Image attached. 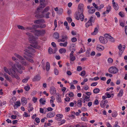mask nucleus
Wrapping results in <instances>:
<instances>
[{"instance_id":"nucleus-52","label":"nucleus","mask_w":127,"mask_h":127,"mask_svg":"<svg viewBox=\"0 0 127 127\" xmlns=\"http://www.w3.org/2000/svg\"><path fill=\"white\" fill-rule=\"evenodd\" d=\"M108 62L109 63H111L113 62V60L111 58H109L107 60Z\"/></svg>"},{"instance_id":"nucleus-46","label":"nucleus","mask_w":127,"mask_h":127,"mask_svg":"<svg viewBox=\"0 0 127 127\" xmlns=\"http://www.w3.org/2000/svg\"><path fill=\"white\" fill-rule=\"evenodd\" d=\"M50 14V12H48L47 13L45 14V16L44 17H45L46 18H50L49 16V15Z\"/></svg>"},{"instance_id":"nucleus-50","label":"nucleus","mask_w":127,"mask_h":127,"mask_svg":"<svg viewBox=\"0 0 127 127\" xmlns=\"http://www.w3.org/2000/svg\"><path fill=\"white\" fill-rule=\"evenodd\" d=\"M70 57V60L72 61H74L76 59L75 57L74 56H71Z\"/></svg>"},{"instance_id":"nucleus-3","label":"nucleus","mask_w":127,"mask_h":127,"mask_svg":"<svg viewBox=\"0 0 127 127\" xmlns=\"http://www.w3.org/2000/svg\"><path fill=\"white\" fill-rule=\"evenodd\" d=\"M28 49H25V52L24 53V54L28 56L29 57H27L26 56H24V58L29 62L33 63L34 62L33 60L31 58L32 56V52L34 53L35 52V51L34 49L32 47H31L29 46L28 47Z\"/></svg>"},{"instance_id":"nucleus-10","label":"nucleus","mask_w":127,"mask_h":127,"mask_svg":"<svg viewBox=\"0 0 127 127\" xmlns=\"http://www.w3.org/2000/svg\"><path fill=\"white\" fill-rule=\"evenodd\" d=\"M104 36L105 37L107 38V39H110V41L114 42L115 41V40L110 35L108 34H105L104 35Z\"/></svg>"},{"instance_id":"nucleus-38","label":"nucleus","mask_w":127,"mask_h":127,"mask_svg":"<svg viewBox=\"0 0 127 127\" xmlns=\"http://www.w3.org/2000/svg\"><path fill=\"white\" fill-rule=\"evenodd\" d=\"M30 77L29 76L27 77L26 78L23 79L22 80V82L24 83H26L28 81L29 79H30Z\"/></svg>"},{"instance_id":"nucleus-39","label":"nucleus","mask_w":127,"mask_h":127,"mask_svg":"<svg viewBox=\"0 0 127 127\" xmlns=\"http://www.w3.org/2000/svg\"><path fill=\"white\" fill-rule=\"evenodd\" d=\"M57 102H61V100L60 97L59 96V94L58 95V96L56 98Z\"/></svg>"},{"instance_id":"nucleus-40","label":"nucleus","mask_w":127,"mask_h":127,"mask_svg":"<svg viewBox=\"0 0 127 127\" xmlns=\"http://www.w3.org/2000/svg\"><path fill=\"white\" fill-rule=\"evenodd\" d=\"M49 9V6L46 7L43 11L42 13H43L47 12Z\"/></svg>"},{"instance_id":"nucleus-43","label":"nucleus","mask_w":127,"mask_h":127,"mask_svg":"<svg viewBox=\"0 0 127 127\" xmlns=\"http://www.w3.org/2000/svg\"><path fill=\"white\" fill-rule=\"evenodd\" d=\"M17 27L19 29L23 30H26V29L25 28H24V27L22 26H20V25H17Z\"/></svg>"},{"instance_id":"nucleus-9","label":"nucleus","mask_w":127,"mask_h":127,"mask_svg":"<svg viewBox=\"0 0 127 127\" xmlns=\"http://www.w3.org/2000/svg\"><path fill=\"white\" fill-rule=\"evenodd\" d=\"M107 102L108 101L107 100H103L101 101L100 103L101 107L104 108Z\"/></svg>"},{"instance_id":"nucleus-58","label":"nucleus","mask_w":127,"mask_h":127,"mask_svg":"<svg viewBox=\"0 0 127 127\" xmlns=\"http://www.w3.org/2000/svg\"><path fill=\"white\" fill-rule=\"evenodd\" d=\"M43 6V7H42V6H40L39 7L37 8V10L38 12H40V10L42 8H43L45 6Z\"/></svg>"},{"instance_id":"nucleus-24","label":"nucleus","mask_w":127,"mask_h":127,"mask_svg":"<svg viewBox=\"0 0 127 127\" xmlns=\"http://www.w3.org/2000/svg\"><path fill=\"white\" fill-rule=\"evenodd\" d=\"M39 102L42 104L44 105L45 104L46 100L44 98H41L40 99Z\"/></svg>"},{"instance_id":"nucleus-53","label":"nucleus","mask_w":127,"mask_h":127,"mask_svg":"<svg viewBox=\"0 0 127 127\" xmlns=\"http://www.w3.org/2000/svg\"><path fill=\"white\" fill-rule=\"evenodd\" d=\"M119 15L121 17H123L124 16V13L122 12H120L119 13Z\"/></svg>"},{"instance_id":"nucleus-8","label":"nucleus","mask_w":127,"mask_h":127,"mask_svg":"<svg viewBox=\"0 0 127 127\" xmlns=\"http://www.w3.org/2000/svg\"><path fill=\"white\" fill-rule=\"evenodd\" d=\"M99 40L100 42L103 44H106L107 42V39L102 36H100L99 37Z\"/></svg>"},{"instance_id":"nucleus-18","label":"nucleus","mask_w":127,"mask_h":127,"mask_svg":"<svg viewBox=\"0 0 127 127\" xmlns=\"http://www.w3.org/2000/svg\"><path fill=\"white\" fill-rule=\"evenodd\" d=\"M95 9L93 7H91L88 11V12L89 14H92L95 11Z\"/></svg>"},{"instance_id":"nucleus-64","label":"nucleus","mask_w":127,"mask_h":127,"mask_svg":"<svg viewBox=\"0 0 127 127\" xmlns=\"http://www.w3.org/2000/svg\"><path fill=\"white\" fill-rule=\"evenodd\" d=\"M68 95L69 97H71L74 96V95L72 92H70L69 93Z\"/></svg>"},{"instance_id":"nucleus-60","label":"nucleus","mask_w":127,"mask_h":127,"mask_svg":"<svg viewBox=\"0 0 127 127\" xmlns=\"http://www.w3.org/2000/svg\"><path fill=\"white\" fill-rule=\"evenodd\" d=\"M71 41L72 42H75L77 40V39L76 38L74 37L71 38Z\"/></svg>"},{"instance_id":"nucleus-32","label":"nucleus","mask_w":127,"mask_h":127,"mask_svg":"<svg viewBox=\"0 0 127 127\" xmlns=\"http://www.w3.org/2000/svg\"><path fill=\"white\" fill-rule=\"evenodd\" d=\"M59 51L60 53H64L66 52V50L65 49L61 48L59 50Z\"/></svg>"},{"instance_id":"nucleus-16","label":"nucleus","mask_w":127,"mask_h":127,"mask_svg":"<svg viewBox=\"0 0 127 127\" xmlns=\"http://www.w3.org/2000/svg\"><path fill=\"white\" fill-rule=\"evenodd\" d=\"M96 49L98 51H101L104 49V48L103 46L100 45L98 44L97 46Z\"/></svg>"},{"instance_id":"nucleus-23","label":"nucleus","mask_w":127,"mask_h":127,"mask_svg":"<svg viewBox=\"0 0 127 127\" xmlns=\"http://www.w3.org/2000/svg\"><path fill=\"white\" fill-rule=\"evenodd\" d=\"M56 116L57 117L56 118V119L58 121H60L63 116V115L62 114H58Z\"/></svg>"},{"instance_id":"nucleus-49","label":"nucleus","mask_w":127,"mask_h":127,"mask_svg":"<svg viewBox=\"0 0 127 127\" xmlns=\"http://www.w3.org/2000/svg\"><path fill=\"white\" fill-rule=\"evenodd\" d=\"M117 115V113L116 112H113L112 114V116L114 117H116Z\"/></svg>"},{"instance_id":"nucleus-63","label":"nucleus","mask_w":127,"mask_h":127,"mask_svg":"<svg viewBox=\"0 0 127 127\" xmlns=\"http://www.w3.org/2000/svg\"><path fill=\"white\" fill-rule=\"evenodd\" d=\"M104 7V5L103 4H101L98 7L97 9H101L103 8Z\"/></svg>"},{"instance_id":"nucleus-4","label":"nucleus","mask_w":127,"mask_h":127,"mask_svg":"<svg viewBox=\"0 0 127 127\" xmlns=\"http://www.w3.org/2000/svg\"><path fill=\"white\" fill-rule=\"evenodd\" d=\"M74 17L77 20H79L80 19L82 21H83L84 17L83 14V12H80L79 11L75 13Z\"/></svg>"},{"instance_id":"nucleus-41","label":"nucleus","mask_w":127,"mask_h":127,"mask_svg":"<svg viewBox=\"0 0 127 127\" xmlns=\"http://www.w3.org/2000/svg\"><path fill=\"white\" fill-rule=\"evenodd\" d=\"M77 106L79 107H81L82 106V103L81 100H78L77 101Z\"/></svg>"},{"instance_id":"nucleus-59","label":"nucleus","mask_w":127,"mask_h":127,"mask_svg":"<svg viewBox=\"0 0 127 127\" xmlns=\"http://www.w3.org/2000/svg\"><path fill=\"white\" fill-rule=\"evenodd\" d=\"M94 104L95 105H97L99 104V102L98 99H96L94 102Z\"/></svg>"},{"instance_id":"nucleus-6","label":"nucleus","mask_w":127,"mask_h":127,"mask_svg":"<svg viewBox=\"0 0 127 127\" xmlns=\"http://www.w3.org/2000/svg\"><path fill=\"white\" fill-rule=\"evenodd\" d=\"M35 35L37 36H39L42 35L45 33V30H35L33 32Z\"/></svg>"},{"instance_id":"nucleus-57","label":"nucleus","mask_w":127,"mask_h":127,"mask_svg":"<svg viewBox=\"0 0 127 127\" xmlns=\"http://www.w3.org/2000/svg\"><path fill=\"white\" fill-rule=\"evenodd\" d=\"M66 20H67L69 23H70L72 21V19L70 17H68L66 18Z\"/></svg>"},{"instance_id":"nucleus-12","label":"nucleus","mask_w":127,"mask_h":127,"mask_svg":"<svg viewBox=\"0 0 127 127\" xmlns=\"http://www.w3.org/2000/svg\"><path fill=\"white\" fill-rule=\"evenodd\" d=\"M4 76L6 79L9 82H12V79L6 73H4Z\"/></svg>"},{"instance_id":"nucleus-21","label":"nucleus","mask_w":127,"mask_h":127,"mask_svg":"<svg viewBox=\"0 0 127 127\" xmlns=\"http://www.w3.org/2000/svg\"><path fill=\"white\" fill-rule=\"evenodd\" d=\"M21 103L20 101H17L15 103L14 106L15 108H17L18 107L20 106Z\"/></svg>"},{"instance_id":"nucleus-56","label":"nucleus","mask_w":127,"mask_h":127,"mask_svg":"<svg viewBox=\"0 0 127 127\" xmlns=\"http://www.w3.org/2000/svg\"><path fill=\"white\" fill-rule=\"evenodd\" d=\"M86 73L85 71H82L81 72L80 75L82 76H84L85 75Z\"/></svg>"},{"instance_id":"nucleus-26","label":"nucleus","mask_w":127,"mask_h":127,"mask_svg":"<svg viewBox=\"0 0 127 127\" xmlns=\"http://www.w3.org/2000/svg\"><path fill=\"white\" fill-rule=\"evenodd\" d=\"M53 36L56 39H58L59 37V34L58 32H57L54 33Z\"/></svg>"},{"instance_id":"nucleus-15","label":"nucleus","mask_w":127,"mask_h":127,"mask_svg":"<svg viewBox=\"0 0 127 127\" xmlns=\"http://www.w3.org/2000/svg\"><path fill=\"white\" fill-rule=\"evenodd\" d=\"M112 2L113 8L116 10H117L119 8V6L118 4L114 2V0H113Z\"/></svg>"},{"instance_id":"nucleus-54","label":"nucleus","mask_w":127,"mask_h":127,"mask_svg":"<svg viewBox=\"0 0 127 127\" xmlns=\"http://www.w3.org/2000/svg\"><path fill=\"white\" fill-rule=\"evenodd\" d=\"M123 47V45L122 46V45L120 44L118 46V49L119 50H122Z\"/></svg>"},{"instance_id":"nucleus-37","label":"nucleus","mask_w":127,"mask_h":127,"mask_svg":"<svg viewBox=\"0 0 127 127\" xmlns=\"http://www.w3.org/2000/svg\"><path fill=\"white\" fill-rule=\"evenodd\" d=\"M48 0H40V3L41 5L45 6L44 3L47 2Z\"/></svg>"},{"instance_id":"nucleus-28","label":"nucleus","mask_w":127,"mask_h":127,"mask_svg":"<svg viewBox=\"0 0 127 127\" xmlns=\"http://www.w3.org/2000/svg\"><path fill=\"white\" fill-rule=\"evenodd\" d=\"M92 25V23L89 21L85 24V26L86 28H88L89 26Z\"/></svg>"},{"instance_id":"nucleus-36","label":"nucleus","mask_w":127,"mask_h":127,"mask_svg":"<svg viewBox=\"0 0 127 127\" xmlns=\"http://www.w3.org/2000/svg\"><path fill=\"white\" fill-rule=\"evenodd\" d=\"M62 39L64 41L63 42H64L68 38V37L67 35H64L62 36Z\"/></svg>"},{"instance_id":"nucleus-2","label":"nucleus","mask_w":127,"mask_h":127,"mask_svg":"<svg viewBox=\"0 0 127 127\" xmlns=\"http://www.w3.org/2000/svg\"><path fill=\"white\" fill-rule=\"evenodd\" d=\"M26 34L29 37V42L32 44L31 46L36 49H39L40 48V47L38 45L37 42L36 40V38L30 33L27 32L26 33Z\"/></svg>"},{"instance_id":"nucleus-47","label":"nucleus","mask_w":127,"mask_h":127,"mask_svg":"<svg viewBox=\"0 0 127 127\" xmlns=\"http://www.w3.org/2000/svg\"><path fill=\"white\" fill-rule=\"evenodd\" d=\"M54 71L55 74L56 75L58 74L59 73L58 70L56 68H55L54 69Z\"/></svg>"},{"instance_id":"nucleus-22","label":"nucleus","mask_w":127,"mask_h":127,"mask_svg":"<svg viewBox=\"0 0 127 127\" xmlns=\"http://www.w3.org/2000/svg\"><path fill=\"white\" fill-rule=\"evenodd\" d=\"M40 79V77L39 75L35 76L33 79V81H38Z\"/></svg>"},{"instance_id":"nucleus-20","label":"nucleus","mask_w":127,"mask_h":127,"mask_svg":"<svg viewBox=\"0 0 127 127\" xmlns=\"http://www.w3.org/2000/svg\"><path fill=\"white\" fill-rule=\"evenodd\" d=\"M99 28V27L98 26V28H95L94 29V31L93 32L91 33V34L92 35H96L98 32V29Z\"/></svg>"},{"instance_id":"nucleus-17","label":"nucleus","mask_w":127,"mask_h":127,"mask_svg":"<svg viewBox=\"0 0 127 127\" xmlns=\"http://www.w3.org/2000/svg\"><path fill=\"white\" fill-rule=\"evenodd\" d=\"M45 21L44 19H39L34 21V23L35 24H39L40 23H45Z\"/></svg>"},{"instance_id":"nucleus-25","label":"nucleus","mask_w":127,"mask_h":127,"mask_svg":"<svg viewBox=\"0 0 127 127\" xmlns=\"http://www.w3.org/2000/svg\"><path fill=\"white\" fill-rule=\"evenodd\" d=\"M54 113L50 112L47 114V118H51L54 117Z\"/></svg>"},{"instance_id":"nucleus-13","label":"nucleus","mask_w":127,"mask_h":127,"mask_svg":"<svg viewBox=\"0 0 127 127\" xmlns=\"http://www.w3.org/2000/svg\"><path fill=\"white\" fill-rule=\"evenodd\" d=\"M50 92L51 94L52 95H54L56 93V90L54 87L52 86L50 88Z\"/></svg>"},{"instance_id":"nucleus-27","label":"nucleus","mask_w":127,"mask_h":127,"mask_svg":"<svg viewBox=\"0 0 127 127\" xmlns=\"http://www.w3.org/2000/svg\"><path fill=\"white\" fill-rule=\"evenodd\" d=\"M44 16L43 14L40 15L38 14L36 15L35 16V17L38 19L42 18H43Z\"/></svg>"},{"instance_id":"nucleus-35","label":"nucleus","mask_w":127,"mask_h":127,"mask_svg":"<svg viewBox=\"0 0 127 127\" xmlns=\"http://www.w3.org/2000/svg\"><path fill=\"white\" fill-rule=\"evenodd\" d=\"M125 48V45H123V49L122 50H119V55H121L122 54Z\"/></svg>"},{"instance_id":"nucleus-55","label":"nucleus","mask_w":127,"mask_h":127,"mask_svg":"<svg viewBox=\"0 0 127 127\" xmlns=\"http://www.w3.org/2000/svg\"><path fill=\"white\" fill-rule=\"evenodd\" d=\"M33 28H40V25H33L32 26Z\"/></svg>"},{"instance_id":"nucleus-42","label":"nucleus","mask_w":127,"mask_h":127,"mask_svg":"<svg viewBox=\"0 0 127 127\" xmlns=\"http://www.w3.org/2000/svg\"><path fill=\"white\" fill-rule=\"evenodd\" d=\"M4 71L8 74L9 73L10 71L6 67H4Z\"/></svg>"},{"instance_id":"nucleus-7","label":"nucleus","mask_w":127,"mask_h":127,"mask_svg":"<svg viewBox=\"0 0 127 127\" xmlns=\"http://www.w3.org/2000/svg\"><path fill=\"white\" fill-rule=\"evenodd\" d=\"M108 71L111 73L116 74L118 72L119 70L115 67L112 66L109 69Z\"/></svg>"},{"instance_id":"nucleus-62","label":"nucleus","mask_w":127,"mask_h":127,"mask_svg":"<svg viewBox=\"0 0 127 127\" xmlns=\"http://www.w3.org/2000/svg\"><path fill=\"white\" fill-rule=\"evenodd\" d=\"M105 95H106L107 96V97L108 98H110L111 97V95L109 93H108L107 92L105 94Z\"/></svg>"},{"instance_id":"nucleus-51","label":"nucleus","mask_w":127,"mask_h":127,"mask_svg":"<svg viewBox=\"0 0 127 127\" xmlns=\"http://www.w3.org/2000/svg\"><path fill=\"white\" fill-rule=\"evenodd\" d=\"M82 69V67L80 66H78L77 68V70L78 71H80Z\"/></svg>"},{"instance_id":"nucleus-34","label":"nucleus","mask_w":127,"mask_h":127,"mask_svg":"<svg viewBox=\"0 0 127 127\" xmlns=\"http://www.w3.org/2000/svg\"><path fill=\"white\" fill-rule=\"evenodd\" d=\"M93 92L95 94H97L100 91V90L98 88L94 89L93 91Z\"/></svg>"},{"instance_id":"nucleus-14","label":"nucleus","mask_w":127,"mask_h":127,"mask_svg":"<svg viewBox=\"0 0 127 127\" xmlns=\"http://www.w3.org/2000/svg\"><path fill=\"white\" fill-rule=\"evenodd\" d=\"M21 101L22 105H25L27 103V99L26 98L23 97L21 98Z\"/></svg>"},{"instance_id":"nucleus-45","label":"nucleus","mask_w":127,"mask_h":127,"mask_svg":"<svg viewBox=\"0 0 127 127\" xmlns=\"http://www.w3.org/2000/svg\"><path fill=\"white\" fill-rule=\"evenodd\" d=\"M95 19L92 16L90 18L89 20L90 21L92 22H94Z\"/></svg>"},{"instance_id":"nucleus-1","label":"nucleus","mask_w":127,"mask_h":127,"mask_svg":"<svg viewBox=\"0 0 127 127\" xmlns=\"http://www.w3.org/2000/svg\"><path fill=\"white\" fill-rule=\"evenodd\" d=\"M25 69V68L22 66L19 63L15 64L12 66L11 68L10 69L9 75L13 77L16 74L15 71V70H17L19 73L21 74L23 72L22 70H24Z\"/></svg>"},{"instance_id":"nucleus-48","label":"nucleus","mask_w":127,"mask_h":127,"mask_svg":"<svg viewBox=\"0 0 127 127\" xmlns=\"http://www.w3.org/2000/svg\"><path fill=\"white\" fill-rule=\"evenodd\" d=\"M40 28H44L46 27V25L43 23L41 24L40 25Z\"/></svg>"},{"instance_id":"nucleus-31","label":"nucleus","mask_w":127,"mask_h":127,"mask_svg":"<svg viewBox=\"0 0 127 127\" xmlns=\"http://www.w3.org/2000/svg\"><path fill=\"white\" fill-rule=\"evenodd\" d=\"M67 42L65 41L64 43H60L59 45L61 46H63L64 47H66L67 46Z\"/></svg>"},{"instance_id":"nucleus-5","label":"nucleus","mask_w":127,"mask_h":127,"mask_svg":"<svg viewBox=\"0 0 127 127\" xmlns=\"http://www.w3.org/2000/svg\"><path fill=\"white\" fill-rule=\"evenodd\" d=\"M15 56L17 57L20 61V62L24 66L27 65L28 64V63H27L25 61H24V59L19 54H15Z\"/></svg>"},{"instance_id":"nucleus-61","label":"nucleus","mask_w":127,"mask_h":127,"mask_svg":"<svg viewBox=\"0 0 127 127\" xmlns=\"http://www.w3.org/2000/svg\"><path fill=\"white\" fill-rule=\"evenodd\" d=\"M53 49L50 48H49L48 50L49 53L50 54H52L53 53Z\"/></svg>"},{"instance_id":"nucleus-44","label":"nucleus","mask_w":127,"mask_h":127,"mask_svg":"<svg viewBox=\"0 0 127 127\" xmlns=\"http://www.w3.org/2000/svg\"><path fill=\"white\" fill-rule=\"evenodd\" d=\"M30 89V88L29 86V85H28L27 86H26L24 87V89L26 91H29Z\"/></svg>"},{"instance_id":"nucleus-19","label":"nucleus","mask_w":127,"mask_h":127,"mask_svg":"<svg viewBox=\"0 0 127 127\" xmlns=\"http://www.w3.org/2000/svg\"><path fill=\"white\" fill-rule=\"evenodd\" d=\"M111 6L110 5L108 6L107 7V10H106L103 12V14L104 15L106 13H108L109 12L111 11Z\"/></svg>"},{"instance_id":"nucleus-11","label":"nucleus","mask_w":127,"mask_h":127,"mask_svg":"<svg viewBox=\"0 0 127 127\" xmlns=\"http://www.w3.org/2000/svg\"><path fill=\"white\" fill-rule=\"evenodd\" d=\"M78 8L80 12H83L84 6L83 4L80 3L78 5Z\"/></svg>"},{"instance_id":"nucleus-33","label":"nucleus","mask_w":127,"mask_h":127,"mask_svg":"<svg viewBox=\"0 0 127 127\" xmlns=\"http://www.w3.org/2000/svg\"><path fill=\"white\" fill-rule=\"evenodd\" d=\"M123 91L122 89L120 90L119 93L118 94V96L119 97L122 96L123 94Z\"/></svg>"},{"instance_id":"nucleus-29","label":"nucleus","mask_w":127,"mask_h":127,"mask_svg":"<svg viewBox=\"0 0 127 127\" xmlns=\"http://www.w3.org/2000/svg\"><path fill=\"white\" fill-rule=\"evenodd\" d=\"M46 70L47 71H48L50 69V63L48 62H47L46 63Z\"/></svg>"},{"instance_id":"nucleus-30","label":"nucleus","mask_w":127,"mask_h":127,"mask_svg":"<svg viewBox=\"0 0 127 127\" xmlns=\"http://www.w3.org/2000/svg\"><path fill=\"white\" fill-rule=\"evenodd\" d=\"M33 108L32 107V104L31 103L29 104V107L28 111L29 112L32 111L33 110Z\"/></svg>"}]
</instances>
